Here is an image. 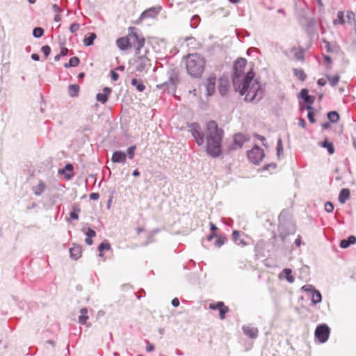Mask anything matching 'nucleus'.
Masks as SVG:
<instances>
[{"label":"nucleus","instance_id":"36","mask_svg":"<svg viewBox=\"0 0 356 356\" xmlns=\"http://www.w3.org/2000/svg\"><path fill=\"white\" fill-rule=\"evenodd\" d=\"M44 34V29L41 27H35L33 30V35L36 38H41Z\"/></svg>","mask_w":356,"mask_h":356},{"label":"nucleus","instance_id":"44","mask_svg":"<svg viewBox=\"0 0 356 356\" xmlns=\"http://www.w3.org/2000/svg\"><path fill=\"white\" fill-rule=\"evenodd\" d=\"M302 290L306 292H311V293H312L316 289L313 285L306 284L302 287Z\"/></svg>","mask_w":356,"mask_h":356},{"label":"nucleus","instance_id":"6","mask_svg":"<svg viewBox=\"0 0 356 356\" xmlns=\"http://www.w3.org/2000/svg\"><path fill=\"white\" fill-rule=\"evenodd\" d=\"M330 330L325 324L318 325L315 330V337L321 343L327 341L329 337Z\"/></svg>","mask_w":356,"mask_h":356},{"label":"nucleus","instance_id":"64","mask_svg":"<svg viewBox=\"0 0 356 356\" xmlns=\"http://www.w3.org/2000/svg\"><path fill=\"white\" fill-rule=\"evenodd\" d=\"M216 236L217 235H216L214 233H211V234L207 236V241H211L213 238V237H216Z\"/></svg>","mask_w":356,"mask_h":356},{"label":"nucleus","instance_id":"3","mask_svg":"<svg viewBox=\"0 0 356 356\" xmlns=\"http://www.w3.org/2000/svg\"><path fill=\"white\" fill-rule=\"evenodd\" d=\"M188 73L193 77H200L204 72L205 60L198 54H189L186 62Z\"/></svg>","mask_w":356,"mask_h":356},{"label":"nucleus","instance_id":"37","mask_svg":"<svg viewBox=\"0 0 356 356\" xmlns=\"http://www.w3.org/2000/svg\"><path fill=\"white\" fill-rule=\"evenodd\" d=\"M339 78L340 77L339 75H335L333 77H331L330 76L327 75V79L329 81L330 84L332 87L335 86L338 83V82L339 81Z\"/></svg>","mask_w":356,"mask_h":356},{"label":"nucleus","instance_id":"47","mask_svg":"<svg viewBox=\"0 0 356 356\" xmlns=\"http://www.w3.org/2000/svg\"><path fill=\"white\" fill-rule=\"evenodd\" d=\"M60 44L61 46V50H60V53L59 54L61 56H66L67 54L68 49L66 47H63V45H64V42H60Z\"/></svg>","mask_w":356,"mask_h":356},{"label":"nucleus","instance_id":"33","mask_svg":"<svg viewBox=\"0 0 356 356\" xmlns=\"http://www.w3.org/2000/svg\"><path fill=\"white\" fill-rule=\"evenodd\" d=\"M327 118L331 122L335 123L339 120V115L337 111H330L327 113Z\"/></svg>","mask_w":356,"mask_h":356},{"label":"nucleus","instance_id":"54","mask_svg":"<svg viewBox=\"0 0 356 356\" xmlns=\"http://www.w3.org/2000/svg\"><path fill=\"white\" fill-rule=\"evenodd\" d=\"M111 79L113 81H117L119 78V75L117 72H115L114 70L111 71Z\"/></svg>","mask_w":356,"mask_h":356},{"label":"nucleus","instance_id":"19","mask_svg":"<svg viewBox=\"0 0 356 356\" xmlns=\"http://www.w3.org/2000/svg\"><path fill=\"white\" fill-rule=\"evenodd\" d=\"M45 188V184L42 181L40 180L38 184L32 188V190L35 195L39 196L44 192Z\"/></svg>","mask_w":356,"mask_h":356},{"label":"nucleus","instance_id":"8","mask_svg":"<svg viewBox=\"0 0 356 356\" xmlns=\"http://www.w3.org/2000/svg\"><path fill=\"white\" fill-rule=\"evenodd\" d=\"M176 80V76H174L172 74H170L168 78V81L164 82L163 83L157 85V88L164 90H167L168 92L174 91L175 88Z\"/></svg>","mask_w":356,"mask_h":356},{"label":"nucleus","instance_id":"1","mask_svg":"<svg viewBox=\"0 0 356 356\" xmlns=\"http://www.w3.org/2000/svg\"><path fill=\"white\" fill-rule=\"evenodd\" d=\"M247 60L238 58L234 65L232 83L236 91L241 95H245V99L249 102H258L263 97V90L250 67L247 72L245 67Z\"/></svg>","mask_w":356,"mask_h":356},{"label":"nucleus","instance_id":"5","mask_svg":"<svg viewBox=\"0 0 356 356\" xmlns=\"http://www.w3.org/2000/svg\"><path fill=\"white\" fill-rule=\"evenodd\" d=\"M248 157L253 163H259L264 157V150L257 145H255L250 151L248 152Z\"/></svg>","mask_w":356,"mask_h":356},{"label":"nucleus","instance_id":"23","mask_svg":"<svg viewBox=\"0 0 356 356\" xmlns=\"http://www.w3.org/2000/svg\"><path fill=\"white\" fill-rule=\"evenodd\" d=\"M319 145L322 147L326 148L330 154H332L334 152V147L333 144L325 139L324 141L321 142Z\"/></svg>","mask_w":356,"mask_h":356},{"label":"nucleus","instance_id":"42","mask_svg":"<svg viewBox=\"0 0 356 356\" xmlns=\"http://www.w3.org/2000/svg\"><path fill=\"white\" fill-rule=\"evenodd\" d=\"M283 153V146L282 140L280 138L277 141V154L280 157V155Z\"/></svg>","mask_w":356,"mask_h":356},{"label":"nucleus","instance_id":"63","mask_svg":"<svg viewBox=\"0 0 356 356\" xmlns=\"http://www.w3.org/2000/svg\"><path fill=\"white\" fill-rule=\"evenodd\" d=\"M354 17H355L354 13H353V12L348 13L347 18L348 19V20H350L351 19H354Z\"/></svg>","mask_w":356,"mask_h":356},{"label":"nucleus","instance_id":"15","mask_svg":"<svg viewBox=\"0 0 356 356\" xmlns=\"http://www.w3.org/2000/svg\"><path fill=\"white\" fill-rule=\"evenodd\" d=\"M81 315L79 316V323L81 325H86L87 327H90V323H87V321L89 318V316L88 315V309L86 307H83L80 310Z\"/></svg>","mask_w":356,"mask_h":356},{"label":"nucleus","instance_id":"24","mask_svg":"<svg viewBox=\"0 0 356 356\" xmlns=\"http://www.w3.org/2000/svg\"><path fill=\"white\" fill-rule=\"evenodd\" d=\"M300 97L304 101L309 105L312 104L314 102V97L308 95V90L307 89H302L300 92Z\"/></svg>","mask_w":356,"mask_h":356},{"label":"nucleus","instance_id":"53","mask_svg":"<svg viewBox=\"0 0 356 356\" xmlns=\"http://www.w3.org/2000/svg\"><path fill=\"white\" fill-rule=\"evenodd\" d=\"M52 9H53V10H54L55 13H56L57 14H59L60 13H61V12H62L61 8H60L58 5H56V4H54V5L52 6Z\"/></svg>","mask_w":356,"mask_h":356},{"label":"nucleus","instance_id":"14","mask_svg":"<svg viewBox=\"0 0 356 356\" xmlns=\"http://www.w3.org/2000/svg\"><path fill=\"white\" fill-rule=\"evenodd\" d=\"M127 155L124 152L121 151H116L113 154L111 160L113 163H125Z\"/></svg>","mask_w":356,"mask_h":356},{"label":"nucleus","instance_id":"18","mask_svg":"<svg viewBox=\"0 0 356 356\" xmlns=\"http://www.w3.org/2000/svg\"><path fill=\"white\" fill-rule=\"evenodd\" d=\"M229 81L227 79H220L218 91L220 95H225L228 90Z\"/></svg>","mask_w":356,"mask_h":356},{"label":"nucleus","instance_id":"13","mask_svg":"<svg viewBox=\"0 0 356 356\" xmlns=\"http://www.w3.org/2000/svg\"><path fill=\"white\" fill-rule=\"evenodd\" d=\"M242 330L245 335L251 339H255L258 336L259 330L257 327L250 325H243Z\"/></svg>","mask_w":356,"mask_h":356},{"label":"nucleus","instance_id":"61","mask_svg":"<svg viewBox=\"0 0 356 356\" xmlns=\"http://www.w3.org/2000/svg\"><path fill=\"white\" fill-rule=\"evenodd\" d=\"M31 58L35 61H38L40 60V56L37 54H33L31 55Z\"/></svg>","mask_w":356,"mask_h":356},{"label":"nucleus","instance_id":"26","mask_svg":"<svg viewBox=\"0 0 356 356\" xmlns=\"http://www.w3.org/2000/svg\"><path fill=\"white\" fill-rule=\"evenodd\" d=\"M79 86L77 84H72L68 86V94L70 97H76L79 94Z\"/></svg>","mask_w":356,"mask_h":356},{"label":"nucleus","instance_id":"16","mask_svg":"<svg viewBox=\"0 0 356 356\" xmlns=\"http://www.w3.org/2000/svg\"><path fill=\"white\" fill-rule=\"evenodd\" d=\"M70 257L75 260L78 259L81 256V247L76 244H73L70 248Z\"/></svg>","mask_w":356,"mask_h":356},{"label":"nucleus","instance_id":"12","mask_svg":"<svg viewBox=\"0 0 356 356\" xmlns=\"http://www.w3.org/2000/svg\"><path fill=\"white\" fill-rule=\"evenodd\" d=\"M116 44L121 50H126L132 45L131 38L130 36L122 37L117 40Z\"/></svg>","mask_w":356,"mask_h":356},{"label":"nucleus","instance_id":"34","mask_svg":"<svg viewBox=\"0 0 356 356\" xmlns=\"http://www.w3.org/2000/svg\"><path fill=\"white\" fill-rule=\"evenodd\" d=\"M293 73L300 81H305L307 77L305 73L301 69H294Z\"/></svg>","mask_w":356,"mask_h":356},{"label":"nucleus","instance_id":"21","mask_svg":"<svg viewBox=\"0 0 356 356\" xmlns=\"http://www.w3.org/2000/svg\"><path fill=\"white\" fill-rule=\"evenodd\" d=\"M350 197V190L348 188H343L339 195V201L341 204H344Z\"/></svg>","mask_w":356,"mask_h":356},{"label":"nucleus","instance_id":"2","mask_svg":"<svg viewBox=\"0 0 356 356\" xmlns=\"http://www.w3.org/2000/svg\"><path fill=\"white\" fill-rule=\"evenodd\" d=\"M223 131L219 129L215 121L207 124V152L212 157H217L221 152V141Z\"/></svg>","mask_w":356,"mask_h":356},{"label":"nucleus","instance_id":"46","mask_svg":"<svg viewBox=\"0 0 356 356\" xmlns=\"http://www.w3.org/2000/svg\"><path fill=\"white\" fill-rule=\"evenodd\" d=\"M325 210L327 212V213H331L334 210V206L332 204V202H325Z\"/></svg>","mask_w":356,"mask_h":356},{"label":"nucleus","instance_id":"49","mask_svg":"<svg viewBox=\"0 0 356 356\" xmlns=\"http://www.w3.org/2000/svg\"><path fill=\"white\" fill-rule=\"evenodd\" d=\"M79 24H77V23H73L72 24H71L70 27V31L72 32V33H75L76 31H77L79 29Z\"/></svg>","mask_w":356,"mask_h":356},{"label":"nucleus","instance_id":"56","mask_svg":"<svg viewBox=\"0 0 356 356\" xmlns=\"http://www.w3.org/2000/svg\"><path fill=\"white\" fill-rule=\"evenodd\" d=\"M327 83V79L324 78L319 79L318 80V84L321 86H324Z\"/></svg>","mask_w":356,"mask_h":356},{"label":"nucleus","instance_id":"32","mask_svg":"<svg viewBox=\"0 0 356 356\" xmlns=\"http://www.w3.org/2000/svg\"><path fill=\"white\" fill-rule=\"evenodd\" d=\"M345 20H344V13L343 11H339L337 13V17L333 21V24L334 25L338 24H343Z\"/></svg>","mask_w":356,"mask_h":356},{"label":"nucleus","instance_id":"31","mask_svg":"<svg viewBox=\"0 0 356 356\" xmlns=\"http://www.w3.org/2000/svg\"><path fill=\"white\" fill-rule=\"evenodd\" d=\"M80 63V60L78 57L76 56H74V57H72L70 60H69V63H65L64 65V67L65 68H69V67H76Z\"/></svg>","mask_w":356,"mask_h":356},{"label":"nucleus","instance_id":"22","mask_svg":"<svg viewBox=\"0 0 356 356\" xmlns=\"http://www.w3.org/2000/svg\"><path fill=\"white\" fill-rule=\"evenodd\" d=\"M233 240L234 243L238 245L245 246L247 243L245 241L241 238V234L238 231L234 230L232 233Z\"/></svg>","mask_w":356,"mask_h":356},{"label":"nucleus","instance_id":"35","mask_svg":"<svg viewBox=\"0 0 356 356\" xmlns=\"http://www.w3.org/2000/svg\"><path fill=\"white\" fill-rule=\"evenodd\" d=\"M111 249V245L109 243H102L99 244V247H98V250L99 252V257H102L103 256V253L102 252L104 250H108Z\"/></svg>","mask_w":356,"mask_h":356},{"label":"nucleus","instance_id":"7","mask_svg":"<svg viewBox=\"0 0 356 356\" xmlns=\"http://www.w3.org/2000/svg\"><path fill=\"white\" fill-rule=\"evenodd\" d=\"M149 65H150V60L145 56H140L136 60V70L139 72L147 71Z\"/></svg>","mask_w":356,"mask_h":356},{"label":"nucleus","instance_id":"20","mask_svg":"<svg viewBox=\"0 0 356 356\" xmlns=\"http://www.w3.org/2000/svg\"><path fill=\"white\" fill-rule=\"evenodd\" d=\"M356 243V237L355 236H350L347 239H343L340 242V247L341 248H347L350 245Z\"/></svg>","mask_w":356,"mask_h":356},{"label":"nucleus","instance_id":"60","mask_svg":"<svg viewBox=\"0 0 356 356\" xmlns=\"http://www.w3.org/2000/svg\"><path fill=\"white\" fill-rule=\"evenodd\" d=\"M295 244L297 247H300L301 245V237L300 236H298L297 238L295 240Z\"/></svg>","mask_w":356,"mask_h":356},{"label":"nucleus","instance_id":"25","mask_svg":"<svg viewBox=\"0 0 356 356\" xmlns=\"http://www.w3.org/2000/svg\"><path fill=\"white\" fill-rule=\"evenodd\" d=\"M311 300L313 305H316L321 302L322 296L319 291L316 289L314 291V292L312 293Z\"/></svg>","mask_w":356,"mask_h":356},{"label":"nucleus","instance_id":"58","mask_svg":"<svg viewBox=\"0 0 356 356\" xmlns=\"http://www.w3.org/2000/svg\"><path fill=\"white\" fill-rule=\"evenodd\" d=\"M298 124L301 127L305 128L306 126V122L304 119L300 118V119H299Z\"/></svg>","mask_w":356,"mask_h":356},{"label":"nucleus","instance_id":"62","mask_svg":"<svg viewBox=\"0 0 356 356\" xmlns=\"http://www.w3.org/2000/svg\"><path fill=\"white\" fill-rule=\"evenodd\" d=\"M217 227L212 222H210V229L212 232V233H214L216 230H217Z\"/></svg>","mask_w":356,"mask_h":356},{"label":"nucleus","instance_id":"57","mask_svg":"<svg viewBox=\"0 0 356 356\" xmlns=\"http://www.w3.org/2000/svg\"><path fill=\"white\" fill-rule=\"evenodd\" d=\"M172 305L174 307H178L179 305V299L177 298H175L174 299H172Z\"/></svg>","mask_w":356,"mask_h":356},{"label":"nucleus","instance_id":"51","mask_svg":"<svg viewBox=\"0 0 356 356\" xmlns=\"http://www.w3.org/2000/svg\"><path fill=\"white\" fill-rule=\"evenodd\" d=\"M86 234L88 238H92L96 236V232L91 228H88Z\"/></svg>","mask_w":356,"mask_h":356},{"label":"nucleus","instance_id":"52","mask_svg":"<svg viewBox=\"0 0 356 356\" xmlns=\"http://www.w3.org/2000/svg\"><path fill=\"white\" fill-rule=\"evenodd\" d=\"M90 198L92 200H97L99 198V194L98 193H92L90 194Z\"/></svg>","mask_w":356,"mask_h":356},{"label":"nucleus","instance_id":"10","mask_svg":"<svg viewBox=\"0 0 356 356\" xmlns=\"http://www.w3.org/2000/svg\"><path fill=\"white\" fill-rule=\"evenodd\" d=\"M216 80V76L213 74H210L207 79L205 86H206L208 96L212 95L215 92Z\"/></svg>","mask_w":356,"mask_h":356},{"label":"nucleus","instance_id":"9","mask_svg":"<svg viewBox=\"0 0 356 356\" xmlns=\"http://www.w3.org/2000/svg\"><path fill=\"white\" fill-rule=\"evenodd\" d=\"M161 10V6L150 8L142 13L138 20L142 21L145 18H154L158 15Z\"/></svg>","mask_w":356,"mask_h":356},{"label":"nucleus","instance_id":"4","mask_svg":"<svg viewBox=\"0 0 356 356\" xmlns=\"http://www.w3.org/2000/svg\"><path fill=\"white\" fill-rule=\"evenodd\" d=\"M188 127L189 131L195 138L197 144L199 146L202 145L204 143L205 135L202 131L200 125L198 123L194 122L188 125Z\"/></svg>","mask_w":356,"mask_h":356},{"label":"nucleus","instance_id":"40","mask_svg":"<svg viewBox=\"0 0 356 356\" xmlns=\"http://www.w3.org/2000/svg\"><path fill=\"white\" fill-rule=\"evenodd\" d=\"M229 307L227 306H224L219 310V315L220 319H224L225 318V314L229 312Z\"/></svg>","mask_w":356,"mask_h":356},{"label":"nucleus","instance_id":"50","mask_svg":"<svg viewBox=\"0 0 356 356\" xmlns=\"http://www.w3.org/2000/svg\"><path fill=\"white\" fill-rule=\"evenodd\" d=\"M224 243V241L219 236H216V240L215 241V245L218 248L222 246Z\"/></svg>","mask_w":356,"mask_h":356},{"label":"nucleus","instance_id":"41","mask_svg":"<svg viewBox=\"0 0 356 356\" xmlns=\"http://www.w3.org/2000/svg\"><path fill=\"white\" fill-rule=\"evenodd\" d=\"M225 306L224 303L222 302H217L216 304H210L209 308L211 309H218L220 310L222 307Z\"/></svg>","mask_w":356,"mask_h":356},{"label":"nucleus","instance_id":"39","mask_svg":"<svg viewBox=\"0 0 356 356\" xmlns=\"http://www.w3.org/2000/svg\"><path fill=\"white\" fill-rule=\"evenodd\" d=\"M200 21V17L198 15H194L191 18V26L193 29L196 28L197 26V24H199Z\"/></svg>","mask_w":356,"mask_h":356},{"label":"nucleus","instance_id":"28","mask_svg":"<svg viewBox=\"0 0 356 356\" xmlns=\"http://www.w3.org/2000/svg\"><path fill=\"white\" fill-rule=\"evenodd\" d=\"M131 84L136 87L139 92H143L145 89V86L143 84L142 81H138L136 79H132Z\"/></svg>","mask_w":356,"mask_h":356},{"label":"nucleus","instance_id":"27","mask_svg":"<svg viewBox=\"0 0 356 356\" xmlns=\"http://www.w3.org/2000/svg\"><path fill=\"white\" fill-rule=\"evenodd\" d=\"M282 274L285 275V279L289 282L293 283L295 281L294 277L292 275V270L290 268H284L282 272L280 273V276Z\"/></svg>","mask_w":356,"mask_h":356},{"label":"nucleus","instance_id":"48","mask_svg":"<svg viewBox=\"0 0 356 356\" xmlns=\"http://www.w3.org/2000/svg\"><path fill=\"white\" fill-rule=\"evenodd\" d=\"M295 57L297 60H301L304 58V52L302 50H298L295 53Z\"/></svg>","mask_w":356,"mask_h":356},{"label":"nucleus","instance_id":"55","mask_svg":"<svg viewBox=\"0 0 356 356\" xmlns=\"http://www.w3.org/2000/svg\"><path fill=\"white\" fill-rule=\"evenodd\" d=\"M154 350V346L152 343L147 342V345L146 346V350L147 352H152Z\"/></svg>","mask_w":356,"mask_h":356},{"label":"nucleus","instance_id":"30","mask_svg":"<svg viewBox=\"0 0 356 356\" xmlns=\"http://www.w3.org/2000/svg\"><path fill=\"white\" fill-rule=\"evenodd\" d=\"M96 38V34L94 33H89L83 40V43L86 46H90L93 44L94 40Z\"/></svg>","mask_w":356,"mask_h":356},{"label":"nucleus","instance_id":"59","mask_svg":"<svg viewBox=\"0 0 356 356\" xmlns=\"http://www.w3.org/2000/svg\"><path fill=\"white\" fill-rule=\"evenodd\" d=\"M70 218L74 220H77L79 218V216L75 211H72L70 213Z\"/></svg>","mask_w":356,"mask_h":356},{"label":"nucleus","instance_id":"43","mask_svg":"<svg viewBox=\"0 0 356 356\" xmlns=\"http://www.w3.org/2000/svg\"><path fill=\"white\" fill-rule=\"evenodd\" d=\"M136 146L135 145H133V146H131L129 147L128 149H127V155L129 156V159H133L134 156V154H135V150H136Z\"/></svg>","mask_w":356,"mask_h":356},{"label":"nucleus","instance_id":"38","mask_svg":"<svg viewBox=\"0 0 356 356\" xmlns=\"http://www.w3.org/2000/svg\"><path fill=\"white\" fill-rule=\"evenodd\" d=\"M306 108L307 110H309V112L307 113V118H308L309 121L311 123H314L316 122V120L314 119V112L312 111V106L311 105H307Z\"/></svg>","mask_w":356,"mask_h":356},{"label":"nucleus","instance_id":"11","mask_svg":"<svg viewBox=\"0 0 356 356\" xmlns=\"http://www.w3.org/2000/svg\"><path fill=\"white\" fill-rule=\"evenodd\" d=\"M130 37L131 38L132 44L136 48L137 52L136 54L140 53V49L144 46L145 40L143 38H140L137 33L131 32L130 33Z\"/></svg>","mask_w":356,"mask_h":356},{"label":"nucleus","instance_id":"29","mask_svg":"<svg viewBox=\"0 0 356 356\" xmlns=\"http://www.w3.org/2000/svg\"><path fill=\"white\" fill-rule=\"evenodd\" d=\"M234 144L238 147H241L243 143L246 140L245 136L241 134H236L234 136Z\"/></svg>","mask_w":356,"mask_h":356},{"label":"nucleus","instance_id":"17","mask_svg":"<svg viewBox=\"0 0 356 356\" xmlns=\"http://www.w3.org/2000/svg\"><path fill=\"white\" fill-rule=\"evenodd\" d=\"M111 92V89L108 87H105L103 89L102 93H98L96 96V99L98 102L102 104H105L108 100V96Z\"/></svg>","mask_w":356,"mask_h":356},{"label":"nucleus","instance_id":"45","mask_svg":"<svg viewBox=\"0 0 356 356\" xmlns=\"http://www.w3.org/2000/svg\"><path fill=\"white\" fill-rule=\"evenodd\" d=\"M41 51L44 54L45 57H47L51 53V48L48 45H44L41 48Z\"/></svg>","mask_w":356,"mask_h":356}]
</instances>
